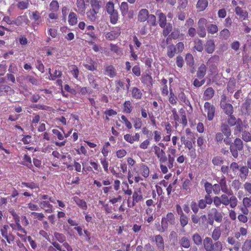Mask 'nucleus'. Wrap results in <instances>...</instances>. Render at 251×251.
<instances>
[{"label": "nucleus", "instance_id": "603ef678", "mask_svg": "<svg viewBox=\"0 0 251 251\" xmlns=\"http://www.w3.org/2000/svg\"><path fill=\"white\" fill-rule=\"evenodd\" d=\"M219 36L220 38L226 40L229 37L230 32L227 29L225 28L220 32Z\"/></svg>", "mask_w": 251, "mask_h": 251}, {"label": "nucleus", "instance_id": "4be33fe9", "mask_svg": "<svg viewBox=\"0 0 251 251\" xmlns=\"http://www.w3.org/2000/svg\"><path fill=\"white\" fill-rule=\"evenodd\" d=\"M205 50L208 53H212L215 50V44L212 40H208L205 46Z\"/></svg>", "mask_w": 251, "mask_h": 251}, {"label": "nucleus", "instance_id": "6e6d98bb", "mask_svg": "<svg viewBox=\"0 0 251 251\" xmlns=\"http://www.w3.org/2000/svg\"><path fill=\"white\" fill-rule=\"evenodd\" d=\"M70 72L73 76L77 78L79 75V71L77 67L75 65H72L70 66Z\"/></svg>", "mask_w": 251, "mask_h": 251}, {"label": "nucleus", "instance_id": "393cba45", "mask_svg": "<svg viewBox=\"0 0 251 251\" xmlns=\"http://www.w3.org/2000/svg\"><path fill=\"white\" fill-rule=\"evenodd\" d=\"M214 90L211 87H208L206 89L203 94V98L204 100H209L214 96Z\"/></svg>", "mask_w": 251, "mask_h": 251}, {"label": "nucleus", "instance_id": "ea45409f", "mask_svg": "<svg viewBox=\"0 0 251 251\" xmlns=\"http://www.w3.org/2000/svg\"><path fill=\"white\" fill-rule=\"evenodd\" d=\"M235 127V132H240L243 129V127L246 128L247 125H243L242 120L238 118V122L236 123Z\"/></svg>", "mask_w": 251, "mask_h": 251}, {"label": "nucleus", "instance_id": "a18cd8bd", "mask_svg": "<svg viewBox=\"0 0 251 251\" xmlns=\"http://www.w3.org/2000/svg\"><path fill=\"white\" fill-rule=\"evenodd\" d=\"M192 239L197 246L201 245L202 243V238L198 233H195L192 236Z\"/></svg>", "mask_w": 251, "mask_h": 251}, {"label": "nucleus", "instance_id": "c03bdc74", "mask_svg": "<svg viewBox=\"0 0 251 251\" xmlns=\"http://www.w3.org/2000/svg\"><path fill=\"white\" fill-rule=\"evenodd\" d=\"M223 247L222 243L218 241L213 243L211 251H222Z\"/></svg>", "mask_w": 251, "mask_h": 251}, {"label": "nucleus", "instance_id": "4468645a", "mask_svg": "<svg viewBox=\"0 0 251 251\" xmlns=\"http://www.w3.org/2000/svg\"><path fill=\"white\" fill-rule=\"evenodd\" d=\"M103 2V0H91L90 9L99 11Z\"/></svg>", "mask_w": 251, "mask_h": 251}, {"label": "nucleus", "instance_id": "a19ab883", "mask_svg": "<svg viewBox=\"0 0 251 251\" xmlns=\"http://www.w3.org/2000/svg\"><path fill=\"white\" fill-rule=\"evenodd\" d=\"M88 79L90 84L93 88H97L98 84L96 82V76L92 74L88 75Z\"/></svg>", "mask_w": 251, "mask_h": 251}, {"label": "nucleus", "instance_id": "9b49d317", "mask_svg": "<svg viewBox=\"0 0 251 251\" xmlns=\"http://www.w3.org/2000/svg\"><path fill=\"white\" fill-rule=\"evenodd\" d=\"M219 185L221 187V191L227 194H231L230 192H231V190H230L227 187V185L226 184V178L225 176H223L222 178L219 181Z\"/></svg>", "mask_w": 251, "mask_h": 251}, {"label": "nucleus", "instance_id": "a878e982", "mask_svg": "<svg viewBox=\"0 0 251 251\" xmlns=\"http://www.w3.org/2000/svg\"><path fill=\"white\" fill-rule=\"evenodd\" d=\"M235 12L236 14L239 15L243 20H245L248 17V12L246 11L243 10L240 7H236L235 8Z\"/></svg>", "mask_w": 251, "mask_h": 251}, {"label": "nucleus", "instance_id": "b1692460", "mask_svg": "<svg viewBox=\"0 0 251 251\" xmlns=\"http://www.w3.org/2000/svg\"><path fill=\"white\" fill-rule=\"evenodd\" d=\"M120 30H113L107 33L105 35V37L107 39L109 40H113L117 38L120 34Z\"/></svg>", "mask_w": 251, "mask_h": 251}, {"label": "nucleus", "instance_id": "5701e85b", "mask_svg": "<svg viewBox=\"0 0 251 251\" xmlns=\"http://www.w3.org/2000/svg\"><path fill=\"white\" fill-rule=\"evenodd\" d=\"M105 74L110 77L112 78L116 75V72L115 68L112 65H108L105 69Z\"/></svg>", "mask_w": 251, "mask_h": 251}, {"label": "nucleus", "instance_id": "39448f33", "mask_svg": "<svg viewBox=\"0 0 251 251\" xmlns=\"http://www.w3.org/2000/svg\"><path fill=\"white\" fill-rule=\"evenodd\" d=\"M132 202L131 204L128 202V206L129 207H133L136 203H138L143 200V196L140 191H135L132 195Z\"/></svg>", "mask_w": 251, "mask_h": 251}, {"label": "nucleus", "instance_id": "423d86ee", "mask_svg": "<svg viewBox=\"0 0 251 251\" xmlns=\"http://www.w3.org/2000/svg\"><path fill=\"white\" fill-rule=\"evenodd\" d=\"M168 151L170 153L168 155L167 164L169 168L171 169L174 167V163L175 161L174 156L171 155H174L176 152V150L174 148L170 147L168 148Z\"/></svg>", "mask_w": 251, "mask_h": 251}, {"label": "nucleus", "instance_id": "774afa93", "mask_svg": "<svg viewBox=\"0 0 251 251\" xmlns=\"http://www.w3.org/2000/svg\"><path fill=\"white\" fill-rule=\"evenodd\" d=\"M239 165L236 162H232L229 166V170H231L232 172L235 175L237 171L239 170Z\"/></svg>", "mask_w": 251, "mask_h": 251}, {"label": "nucleus", "instance_id": "338daca9", "mask_svg": "<svg viewBox=\"0 0 251 251\" xmlns=\"http://www.w3.org/2000/svg\"><path fill=\"white\" fill-rule=\"evenodd\" d=\"M242 139L245 142H250L251 141V134L250 132L245 131L242 133Z\"/></svg>", "mask_w": 251, "mask_h": 251}, {"label": "nucleus", "instance_id": "f704fd0d", "mask_svg": "<svg viewBox=\"0 0 251 251\" xmlns=\"http://www.w3.org/2000/svg\"><path fill=\"white\" fill-rule=\"evenodd\" d=\"M15 224H11L10 225V226L12 228L13 230H17L20 231L25 234H26V231L21 226L20 224V222H15Z\"/></svg>", "mask_w": 251, "mask_h": 251}, {"label": "nucleus", "instance_id": "6ab92c4d", "mask_svg": "<svg viewBox=\"0 0 251 251\" xmlns=\"http://www.w3.org/2000/svg\"><path fill=\"white\" fill-rule=\"evenodd\" d=\"M149 15L148 11L146 9H142L140 10L138 15V20L141 22H143L147 20V17Z\"/></svg>", "mask_w": 251, "mask_h": 251}, {"label": "nucleus", "instance_id": "f3484780", "mask_svg": "<svg viewBox=\"0 0 251 251\" xmlns=\"http://www.w3.org/2000/svg\"><path fill=\"white\" fill-rule=\"evenodd\" d=\"M239 171L240 177L242 180H245L248 176L249 168L246 166H243L239 168Z\"/></svg>", "mask_w": 251, "mask_h": 251}, {"label": "nucleus", "instance_id": "69168bd1", "mask_svg": "<svg viewBox=\"0 0 251 251\" xmlns=\"http://www.w3.org/2000/svg\"><path fill=\"white\" fill-rule=\"evenodd\" d=\"M251 249V240H246L242 247L243 251H250Z\"/></svg>", "mask_w": 251, "mask_h": 251}, {"label": "nucleus", "instance_id": "0e129e2a", "mask_svg": "<svg viewBox=\"0 0 251 251\" xmlns=\"http://www.w3.org/2000/svg\"><path fill=\"white\" fill-rule=\"evenodd\" d=\"M180 222L181 226L182 227L185 226L188 224V218L187 216L184 215L183 213H182V214L180 215Z\"/></svg>", "mask_w": 251, "mask_h": 251}, {"label": "nucleus", "instance_id": "79ce46f5", "mask_svg": "<svg viewBox=\"0 0 251 251\" xmlns=\"http://www.w3.org/2000/svg\"><path fill=\"white\" fill-rule=\"evenodd\" d=\"M120 11L123 16H126L128 12V5L126 2L121 3L120 6Z\"/></svg>", "mask_w": 251, "mask_h": 251}, {"label": "nucleus", "instance_id": "4d7b16f0", "mask_svg": "<svg viewBox=\"0 0 251 251\" xmlns=\"http://www.w3.org/2000/svg\"><path fill=\"white\" fill-rule=\"evenodd\" d=\"M234 145L238 151H241L243 149V142L240 139L236 138L234 140Z\"/></svg>", "mask_w": 251, "mask_h": 251}, {"label": "nucleus", "instance_id": "72a5a7b5", "mask_svg": "<svg viewBox=\"0 0 251 251\" xmlns=\"http://www.w3.org/2000/svg\"><path fill=\"white\" fill-rule=\"evenodd\" d=\"M179 244L184 248H189L190 247V240L186 237H182L179 240Z\"/></svg>", "mask_w": 251, "mask_h": 251}, {"label": "nucleus", "instance_id": "a211bd4d", "mask_svg": "<svg viewBox=\"0 0 251 251\" xmlns=\"http://www.w3.org/2000/svg\"><path fill=\"white\" fill-rule=\"evenodd\" d=\"M221 107L227 115H230L233 113V107L231 104L228 103L222 104Z\"/></svg>", "mask_w": 251, "mask_h": 251}, {"label": "nucleus", "instance_id": "4c0bfd02", "mask_svg": "<svg viewBox=\"0 0 251 251\" xmlns=\"http://www.w3.org/2000/svg\"><path fill=\"white\" fill-rule=\"evenodd\" d=\"M176 52V49L174 45H171L168 47L167 55L170 58L173 57L175 56Z\"/></svg>", "mask_w": 251, "mask_h": 251}, {"label": "nucleus", "instance_id": "49530a36", "mask_svg": "<svg viewBox=\"0 0 251 251\" xmlns=\"http://www.w3.org/2000/svg\"><path fill=\"white\" fill-rule=\"evenodd\" d=\"M207 31L208 33L213 34L218 31V26L216 25L210 24L207 26Z\"/></svg>", "mask_w": 251, "mask_h": 251}, {"label": "nucleus", "instance_id": "c9c22d12", "mask_svg": "<svg viewBox=\"0 0 251 251\" xmlns=\"http://www.w3.org/2000/svg\"><path fill=\"white\" fill-rule=\"evenodd\" d=\"M221 235V229L220 226H217L214 228L212 233V237L215 241H217Z\"/></svg>", "mask_w": 251, "mask_h": 251}, {"label": "nucleus", "instance_id": "bf43d9fd", "mask_svg": "<svg viewBox=\"0 0 251 251\" xmlns=\"http://www.w3.org/2000/svg\"><path fill=\"white\" fill-rule=\"evenodd\" d=\"M9 226L8 225H4L2 228L0 229L1 235L4 238L9 235L10 232H8Z\"/></svg>", "mask_w": 251, "mask_h": 251}, {"label": "nucleus", "instance_id": "7ed1b4c3", "mask_svg": "<svg viewBox=\"0 0 251 251\" xmlns=\"http://www.w3.org/2000/svg\"><path fill=\"white\" fill-rule=\"evenodd\" d=\"M221 130L222 132V133L226 136V138L224 140V142L226 145H229L232 142V139L230 137L231 135V130L228 126L225 124H222Z\"/></svg>", "mask_w": 251, "mask_h": 251}, {"label": "nucleus", "instance_id": "f03ea898", "mask_svg": "<svg viewBox=\"0 0 251 251\" xmlns=\"http://www.w3.org/2000/svg\"><path fill=\"white\" fill-rule=\"evenodd\" d=\"M204 112L207 114V119L211 121L213 120L215 113V107L209 102H205L204 104Z\"/></svg>", "mask_w": 251, "mask_h": 251}, {"label": "nucleus", "instance_id": "8fccbe9b", "mask_svg": "<svg viewBox=\"0 0 251 251\" xmlns=\"http://www.w3.org/2000/svg\"><path fill=\"white\" fill-rule=\"evenodd\" d=\"M109 14L110 15V22L112 24H116L118 20L119 16H118V13L117 11H115L114 12H112V13H109Z\"/></svg>", "mask_w": 251, "mask_h": 251}, {"label": "nucleus", "instance_id": "f257e3e1", "mask_svg": "<svg viewBox=\"0 0 251 251\" xmlns=\"http://www.w3.org/2000/svg\"><path fill=\"white\" fill-rule=\"evenodd\" d=\"M175 223V218L174 215L172 213H169L166 216L163 217L161 221V228L159 229L161 232H164L166 230L169 225H174Z\"/></svg>", "mask_w": 251, "mask_h": 251}, {"label": "nucleus", "instance_id": "9d476101", "mask_svg": "<svg viewBox=\"0 0 251 251\" xmlns=\"http://www.w3.org/2000/svg\"><path fill=\"white\" fill-rule=\"evenodd\" d=\"M99 12L98 11L90 9L86 12L87 19L91 22L96 21L98 18V14Z\"/></svg>", "mask_w": 251, "mask_h": 251}, {"label": "nucleus", "instance_id": "dca6fc26", "mask_svg": "<svg viewBox=\"0 0 251 251\" xmlns=\"http://www.w3.org/2000/svg\"><path fill=\"white\" fill-rule=\"evenodd\" d=\"M29 22L27 17L25 15L19 16L14 20V24L17 25H21L23 24H27Z\"/></svg>", "mask_w": 251, "mask_h": 251}, {"label": "nucleus", "instance_id": "0eeeda50", "mask_svg": "<svg viewBox=\"0 0 251 251\" xmlns=\"http://www.w3.org/2000/svg\"><path fill=\"white\" fill-rule=\"evenodd\" d=\"M75 4L76 7L75 9V10L80 15L83 16L85 13L86 10V4L84 0H76Z\"/></svg>", "mask_w": 251, "mask_h": 251}, {"label": "nucleus", "instance_id": "412c9836", "mask_svg": "<svg viewBox=\"0 0 251 251\" xmlns=\"http://www.w3.org/2000/svg\"><path fill=\"white\" fill-rule=\"evenodd\" d=\"M130 92L131 93V96L133 98L136 99H141L142 97V93L141 91L138 89L137 87H132L131 90Z\"/></svg>", "mask_w": 251, "mask_h": 251}, {"label": "nucleus", "instance_id": "2f4dec72", "mask_svg": "<svg viewBox=\"0 0 251 251\" xmlns=\"http://www.w3.org/2000/svg\"><path fill=\"white\" fill-rule=\"evenodd\" d=\"M86 60L87 63L84 64L85 68L91 71L95 70L96 67L95 66V62L91 58H87Z\"/></svg>", "mask_w": 251, "mask_h": 251}, {"label": "nucleus", "instance_id": "ddd939ff", "mask_svg": "<svg viewBox=\"0 0 251 251\" xmlns=\"http://www.w3.org/2000/svg\"><path fill=\"white\" fill-rule=\"evenodd\" d=\"M211 211L213 213V216L215 221L217 223L222 222L223 219V214L221 212H219L215 208H212Z\"/></svg>", "mask_w": 251, "mask_h": 251}, {"label": "nucleus", "instance_id": "c756f323", "mask_svg": "<svg viewBox=\"0 0 251 251\" xmlns=\"http://www.w3.org/2000/svg\"><path fill=\"white\" fill-rule=\"evenodd\" d=\"M68 22L71 25H74L77 22V17L75 13L73 12L70 13L68 16Z\"/></svg>", "mask_w": 251, "mask_h": 251}, {"label": "nucleus", "instance_id": "58836bf2", "mask_svg": "<svg viewBox=\"0 0 251 251\" xmlns=\"http://www.w3.org/2000/svg\"><path fill=\"white\" fill-rule=\"evenodd\" d=\"M231 194V196L229 198V204L230 205V207L232 208H235L237 205L238 203V200L237 198L232 195V191L230 192Z\"/></svg>", "mask_w": 251, "mask_h": 251}, {"label": "nucleus", "instance_id": "09e8293b", "mask_svg": "<svg viewBox=\"0 0 251 251\" xmlns=\"http://www.w3.org/2000/svg\"><path fill=\"white\" fill-rule=\"evenodd\" d=\"M177 98L173 92L172 89H170V95L169 101L172 104H176L177 103Z\"/></svg>", "mask_w": 251, "mask_h": 251}, {"label": "nucleus", "instance_id": "2eb2a0df", "mask_svg": "<svg viewBox=\"0 0 251 251\" xmlns=\"http://www.w3.org/2000/svg\"><path fill=\"white\" fill-rule=\"evenodd\" d=\"M139 172L143 176L146 178L149 176L150 169L147 165L142 163L140 165Z\"/></svg>", "mask_w": 251, "mask_h": 251}, {"label": "nucleus", "instance_id": "680f3d73", "mask_svg": "<svg viewBox=\"0 0 251 251\" xmlns=\"http://www.w3.org/2000/svg\"><path fill=\"white\" fill-rule=\"evenodd\" d=\"M106 10L108 14L117 11L114 9V4L113 1H109L106 4Z\"/></svg>", "mask_w": 251, "mask_h": 251}, {"label": "nucleus", "instance_id": "c85d7f7f", "mask_svg": "<svg viewBox=\"0 0 251 251\" xmlns=\"http://www.w3.org/2000/svg\"><path fill=\"white\" fill-rule=\"evenodd\" d=\"M207 0H199L197 4V8L200 11H203L208 6Z\"/></svg>", "mask_w": 251, "mask_h": 251}, {"label": "nucleus", "instance_id": "473e14b6", "mask_svg": "<svg viewBox=\"0 0 251 251\" xmlns=\"http://www.w3.org/2000/svg\"><path fill=\"white\" fill-rule=\"evenodd\" d=\"M206 67L203 64H201L198 68L197 72V76L200 78H202L204 77L206 74Z\"/></svg>", "mask_w": 251, "mask_h": 251}, {"label": "nucleus", "instance_id": "13d9d810", "mask_svg": "<svg viewBox=\"0 0 251 251\" xmlns=\"http://www.w3.org/2000/svg\"><path fill=\"white\" fill-rule=\"evenodd\" d=\"M111 50L116 53L118 55H121L123 53L122 50L117 46L113 44H110Z\"/></svg>", "mask_w": 251, "mask_h": 251}, {"label": "nucleus", "instance_id": "bb28decb", "mask_svg": "<svg viewBox=\"0 0 251 251\" xmlns=\"http://www.w3.org/2000/svg\"><path fill=\"white\" fill-rule=\"evenodd\" d=\"M74 201L75 203L81 208L83 210H86L87 208V205L86 202L83 200L80 199L77 197H75L73 198Z\"/></svg>", "mask_w": 251, "mask_h": 251}, {"label": "nucleus", "instance_id": "cd10ccee", "mask_svg": "<svg viewBox=\"0 0 251 251\" xmlns=\"http://www.w3.org/2000/svg\"><path fill=\"white\" fill-rule=\"evenodd\" d=\"M156 15L158 17L159 24L160 26H164L166 23V17L164 14L159 11H157Z\"/></svg>", "mask_w": 251, "mask_h": 251}, {"label": "nucleus", "instance_id": "5fc2aeb1", "mask_svg": "<svg viewBox=\"0 0 251 251\" xmlns=\"http://www.w3.org/2000/svg\"><path fill=\"white\" fill-rule=\"evenodd\" d=\"M116 90L119 92L122 89H125L124 83L121 80H118L115 82Z\"/></svg>", "mask_w": 251, "mask_h": 251}, {"label": "nucleus", "instance_id": "37998d69", "mask_svg": "<svg viewBox=\"0 0 251 251\" xmlns=\"http://www.w3.org/2000/svg\"><path fill=\"white\" fill-rule=\"evenodd\" d=\"M163 28V34L166 37L170 33V32L172 30V25L170 23H167L165 24L164 26H161Z\"/></svg>", "mask_w": 251, "mask_h": 251}, {"label": "nucleus", "instance_id": "6e6552de", "mask_svg": "<svg viewBox=\"0 0 251 251\" xmlns=\"http://www.w3.org/2000/svg\"><path fill=\"white\" fill-rule=\"evenodd\" d=\"M49 73L50 75L49 79L50 80H54L56 78L60 77L62 75V70L60 66H56L55 68L54 71L52 73L51 69H49Z\"/></svg>", "mask_w": 251, "mask_h": 251}, {"label": "nucleus", "instance_id": "7c9ffc66", "mask_svg": "<svg viewBox=\"0 0 251 251\" xmlns=\"http://www.w3.org/2000/svg\"><path fill=\"white\" fill-rule=\"evenodd\" d=\"M156 246L158 250H163L164 249V241L160 235H157L155 237Z\"/></svg>", "mask_w": 251, "mask_h": 251}, {"label": "nucleus", "instance_id": "3c124183", "mask_svg": "<svg viewBox=\"0 0 251 251\" xmlns=\"http://www.w3.org/2000/svg\"><path fill=\"white\" fill-rule=\"evenodd\" d=\"M195 48L198 51H202L203 48L202 41L200 39H196L195 41Z\"/></svg>", "mask_w": 251, "mask_h": 251}, {"label": "nucleus", "instance_id": "864d4df0", "mask_svg": "<svg viewBox=\"0 0 251 251\" xmlns=\"http://www.w3.org/2000/svg\"><path fill=\"white\" fill-rule=\"evenodd\" d=\"M141 81L146 84H151L152 77L150 75L146 74L142 76Z\"/></svg>", "mask_w": 251, "mask_h": 251}, {"label": "nucleus", "instance_id": "052dcab7", "mask_svg": "<svg viewBox=\"0 0 251 251\" xmlns=\"http://www.w3.org/2000/svg\"><path fill=\"white\" fill-rule=\"evenodd\" d=\"M185 60L188 65L192 66L194 64V58L192 54L188 53L186 55Z\"/></svg>", "mask_w": 251, "mask_h": 251}, {"label": "nucleus", "instance_id": "e433bc0d", "mask_svg": "<svg viewBox=\"0 0 251 251\" xmlns=\"http://www.w3.org/2000/svg\"><path fill=\"white\" fill-rule=\"evenodd\" d=\"M29 5V3L28 0L19 1L17 4L18 8L22 10L27 9Z\"/></svg>", "mask_w": 251, "mask_h": 251}, {"label": "nucleus", "instance_id": "de8ad7c7", "mask_svg": "<svg viewBox=\"0 0 251 251\" xmlns=\"http://www.w3.org/2000/svg\"><path fill=\"white\" fill-rule=\"evenodd\" d=\"M227 122L230 126H235L236 123L238 122V119H236L232 114H231L228 115Z\"/></svg>", "mask_w": 251, "mask_h": 251}, {"label": "nucleus", "instance_id": "20e7f679", "mask_svg": "<svg viewBox=\"0 0 251 251\" xmlns=\"http://www.w3.org/2000/svg\"><path fill=\"white\" fill-rule=\"evenodd\" d=\"M153 149L154 153L159 159V162L166 163L167 161V157L165 151L156 145L153 146Z\"/></svg>", "mask_w": 251, "mask_h": 251}, {"label": "nucleus", "instance_id": "e2e57ef3", "mask_svg": "<svg viewBox=\"0 0 251 251\" xmlns=\"http://www.w3.org/2000/svg\"><path fill=\"white\" fill-rule=\"evenodd\" d=\"M50 9L53 11H57L59 9V3L56 0H52L50 4Z\"/></svg>", "mask_w": 251, "mask_h": 251}, {"label": "nucleus", "instance_id": "aec40b11", "mask_svg": "<svg viewBox=\"0 0 251 251\" xmlns=\"http://www.w3.org/2000/svg\"><path fill=\"white\" fill-rule=\"evenodd\" d=\"M213 243L212 240L210 237H205L203 241V244L205 251H211Z\"/></svg>", "mask_w": 251, "mask_h": 251}, {"label": "nucleus", "instance_id": "1a4fd4ad", "mask_svg": "<svg viewBox=\"0 0 251 251\" xmlns=\"http://www.w3.org/2000/svg\"><path fill=\"white\" fill-rule=\"evenodd\" d=\"M124 139L127 142L133 144L134 142H138L140 139V134L138 133H135L133 136L129 134H126L124 135Z\"/></svg>", "mask_w": 251, "mask_h": 251}, {"label": "nucleus", "instance_id": "f8f14e48", "mask_svg": "<svg viewBox=\"0 0 251 251\" xmlns=\"http://www.w3.org/2000/svg\"><path fill=\"white\" fill-rule=\"evenodd\" d=\"M40 207L45 209V211L48 213L53 212V206L48 201H42L39 203Z\"/></svg>", "mask_w": 251, "mask_h": 251}]
</instances>
